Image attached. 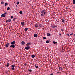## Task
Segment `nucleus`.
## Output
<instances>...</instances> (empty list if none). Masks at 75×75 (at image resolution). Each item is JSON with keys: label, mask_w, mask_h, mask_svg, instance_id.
Here are the masks:
<instances>
[{"label": "nucleus", "mask_w": 75, "mask_h": 75, "mask_svg": "<svg viewBox=\"0 0 75 75\" xmlns=\"http://www.w3.org/2000/svg\"><path fill=\"white\" fill-rule=\"evenodd\" d=\"M73 35V33H71L70 35Z\"/></svg>", "instance_id": "obj_38"}, {"label": "nucleus", "mask_w": 75, "mask_h": 75, "mask_svg": "<svg viewBox=\"0 0 75 75\" xmlns=\"http://www.w3.org/2000/svg\"><path fill=\"white\" fill-rule=\"evenodd\" d=\"M21 25H22V26H24L25 25V22H22L21 23Z\"/></svg>", "instance_id": "obj_5"}, {"label": "nucleus", "mask_w": 75, "mask_h": 75, "mask_svg": "<svg viewBox=\"0 0 75 75\" xmlns=\"http://www.w3.org/2000/svg\"><path fill=\"white\" fill-rule=\"evenodd\" d=\"M7 72H10V71H7Z\"/></svg>", "instance_id": "obj_40"}, {"label": "nucleus", "mask_w": 75, "mask_h": 75, "mask_svg": "<svg viewBox=\"0 0 75 75\" xmlns=\"http://www.w3.org/2000/svg\"><path fill=\"white\" fill-rule=\"evenodd\" d=\"M62 50H64V49H63V47H62Z\"/></svg>", "instance_id": "obj_44"}, {"label": "nucleus", "mask_w": 75, "mask_h": 75, "mask_svg": "<svg viewBox=\"0 0 75 75\" xmlns=\"http://www.w3.org/2000/svg\"><path fill=\"white\" fill-rule=\"evenodd\" d=\"M6 15L5 14H3L1 15V17H6Z\"/></svg>", "instance_id": "obj_6"}, {"label": "nucleus", "mask_w": 75, "mask_h": 75, "mask_svg": "<svg viewBox=\"0 0 75 75\" xmlns=\"http://www.w3.org/2000/svg\"><path fill=\"white\" fill-rule=\"evenodd\" d=\"M11 67L16 68V66H15L13 64L11 66Z\"/></svg>", "instance_id": "obj_13"}, {"label": "nucleus", "mask_w": 75, "mask_h": 75, "mask_svg": "<svg viewBox=\"0 0 75 75\" xmlns=\"http://www.w3.org/2000/svg\"><path fill=\"white\" fill-rule=\"evenodd\" d=\"M30 29V30H31V29Z\"/></svg>", "instance_id": "obj_53"}, {"label": "nucleus", "mask_w": 75, "mask_h": 75, "mask_svg": "<svg viewBox=\"0 0 75 75\" xmlns=\"http://www.w3.org/2000/svg\"><path fill=\"white\" fill-rule=\"evenodd\" d=\"M8 0V1H9L10 0Z\"/></svg>", "instance_id": "obj_52"}, {"label": "nucleus", "mask_w": 75, "mask_h": 75, "mask_svg": "<svg viewBox=\"0 0 75 75\" xmlns=\"http://www.w3.org/2000/svg\"><path fill=\"white\" fill-rule=\"evenodd\" d=\"M24 30L25 31H27V30H28V28H25V29H24Z\"/></svg>", "instance_id": "obj_17"}, {"label": "nucleus", "mask_w": 75, "mask_h": 75, "mask_svg": "<svg viewBox=\"0 0 75 75\" xmlns=\"http://www.w3.org/2000/svg\"><path fill=\"white\" fill-rule=\"evenodd\" d=\"M43 38V39H44L45 40V39H47V38L45 37H44Z\"/></svg>", "instance_id": "obj_31"}, {"label": "nucleus", "mask_w": 75, "mask_h": 75, "mask_svg": "<svg viewBox=\"0 0 75 75\" xmlns=\"http://www.w3.org/2000/svg\"><path fill=\"white\" fill-rule=\"evenodd\" d=\"M42 26V25L41 24H40L39 25V27H41Z\"/></svg>", "instance_id": "obj_28"}, {"label": "nucleus", "mask_w": 75, "mask_h": 75, "mask_svg": "<svg viewBox=\"0 0 75 75\" xmlns=\"http://www.w3.org/2000/svg\"><path fill=\"white\" fill-rule=\"evenodd\" d=\"M16 44V42H15V41H13L11 42V45H12V44Z\"/></svg>", "instance_id": "obj_7"}, {"label": "nucleus", "mask_w": 75, "mask_h": 75, "mask_svg": "<svg viewBox=\"0 0 75 75\" xmlns=\"http://www.w3.org/2000/svg\"><path fill=\"white\" fill-rule=\"evenodd\" d=\"M35 67L36 68H38V66H37L36 64H35Z\"/></svg>", "instance_id": "obj_27"}, {"label": "nucleus", "mask_w": 75, "mask_h": 75, "mask_svg": "<svg viewBox=\"0 0 75 75\" xmlns=\"http://www.w3.org/2000/svg\"><path fill=\"white\" fill-rule=\"evenodd\" d=\"M30 45H31V43L30 42H28L26 44V46H29Z\"/></svg>", "instance_id": "obj_9"}, {"label": "nucleus", "mask_w": 75, "mask_h": 75, "mask_svg": "<svg viewBox=\"0 0 75 75\" xmlns=\"http://www.w3.org/2000/svg\"><path fill=\"white\" fill-rule=\"evenodd\" d=\"M10 47H11L13 48H15V45L14 44H12L10 46Z\"/></svg>", "instance_id": "obj_3"}, {"label": "nucleus", "mask_w": 75, "mask_h": 75, "mask_svg": "<svg viewBox=\"0 0 75 75\" xmlns=\"http://www.w3.org/2000/svg\"><path fill=\"white\" fill-rule=\"evenodd\" d=\"M11 18H13V16H11Z\"/></svg>", "instance_id": "obj_35"}, {"label": "nucleus", "mask_w": 75, "mask_h": 75, "mask_svg": "<svg viewBox=\"0 0 75 75\" xmlns=\"http://www.w3.org/2000/svg\"><path fill=\"white\" fill-rule=\"evenodd\" d=\"M57 27V26H54V28H56V27Z\"/></svg>", "instance_id": "obj_41"}, {"label": "nucleus", "mask_w": 75, "mask_h": 75, "mask_svg": "<svg viewBox=\"0 0 75 75\" xmlns=\"http://www.w3.org/2000/svg\"><path fill=\"white\" fill-rule=\"evenodd\" d=\"M46 14V11H45V10H42L41 12V16L42 17L44 16Z\"/></svg>", "instance_id": "obj_1"}, {"label": "nucleus", "mask_w": 75, "mask_h": 75, "mask_svg": "<svg viewBox=\"0 0 75 75\" xmlns=\"http://www.w3.org/2000/svg\"><path fill=\"white\" fill-rule=\"evenodd\" d=\"M8 5V3L7 2H6L5 3V5L4 6H7Z\"/></svg>", "instance_id": "obj_14"}, {"label": "nucleus", "mask_w": 75, "mask_h": 75, "mask_svg": "<svg viewBox=\"0 0 75 75\" xmlns=\"http://www.w3.org/2000/svg\"><path fill=\"white\" fill-rule=\"evenodd\" d=\"M74 37H75V34H74Z\"/></svg>", "instance_id": "obj_49"}, {"label": "nucleus", "mask_w": 75, "mask_h": 75, "mask_svg": "<svg viewBox=\"0 0 75 75\" xmlns=\"http://www.w3.org/2000/svg\"><path fill=\"white\" fill-rule=\"evenodd\" d=\"M16 19H17V18H14L13 19V21H15V20H16Z\"/></svg>", "instance_id": "obj_15"}, {"label": "nucleus", "mask_w": 75, "mask_h": 75, "mask_svg": "<svg viewBox=\"0 0 75 75\" xmlns=\"http://www.w3.org/2000/svg\"><path fill=\"white\" fill-rule=\"evenodd\" d=\"M47 36H51V34H50L49 33H47Z\"/></svg>", "instance_id": "obj_12"}, {"label": "nucleus", "mask_w": 75, "mask_h": 75, "mask_svg": "<svg viewBox=\"0 0 75 75\" xmlns=\"http://www.w3.org/2000/svg\"><path fill=\"white\" fill-rule=\"evenodd\" d=\"M67 35L68 36H69V34H67Z\"/></svg>", "instance_id": "obj_36"}, {"label": "nucleus", "mask_w": 75, "mask_h": 75, "mask_svg": "<svg viewBox=\"0 0 75 75\" xmlns=\"http://www.w3.org/2000/svg\"><path fill=\"white\" fill-rule=\"evenodd\" d=\"M17 4H20V2H19V1H18L17 2Z\"/></svg>", "instance_id": "obj_34"}, {"label": "nucleus", "mask_w": 75, "mask_h": 75, "mask_svg": "<svg viewBox=\"0 0 75 75\" xmlns=\"http://www.w3.org/2000/svg\"><path fill=\"white\" fill-rule=\"evenodd\" d=\"M16 7H17V5H16Z\"/></svg>", "instance_id": "obj_51"}, {"label": "nucleus", "mask_w": 75, "mask_h": 75, "mask_svg": "<svg viewBox=\"0 0 75 75\" xmlns=\"http://www.w3.org/2000/svg\"><path fill=\"white\" fill-rule=\"evenodd\" d=\"M6 74H8V73L7 72V71L6 72Z\"/></svg>", "instance_id": "obj_43"}, {"label": "nucleus", "mask_w": 75, "mask_h": 75, "mask_svg": "<svg viewBox=\"0 0 75 75\" xmlns=\"http://www.w3.org/2000/svg\"><path fill=\"white\" fill-rule=\"evenodd\" d=\"M5 14H7V12H6L5 13H4Z\"/></svg>", "instance_id": "obj_47"}, {"label": "nucleus", "mask_w": 75, "mask_h": 75, "mask_svg": "<svg viewBox=\"0 0 75 75\" xmlns=\"http://www.w3.org/2000/svg\"><path fill=\"white\" fill-rule=\"evenodd\" d=\"M10 45V43H7L5 45V47L6 48H7L8 47L9 45Z\"/></svg>", "instance_id": "obj_2"}, {"label": "nucleus", "mask_w": 75, "mask_h": 75, "mask_svg": "<svg viewBox=\"0 0 75 75\" xmlns=\"http://www.w3.org/2000/svg\"><path fill=\"white\" fill-rule=\"evenodd\" d=\"M12 70H15V68L14 67H12L11 68Z\"/></svg>", "instance_id": "obj_26"}, {"label": "nucleus", "mask_w": 75, "mask_h": 75, "mask_svg": "<svg viewBox=\"0 0 75 75\" xmlns=\"http://www.w3.org/2000/svg\"><path fill=\"white\" fill-rule=\"evenodd\" d=\"M56 0V1H59V0Z\"/></svg>", "instance_id": "obj_50"}, {"label": "nucleus", "mask_w": 75, "mask_h": 75, "mask_svg": "<svg viewBox=\"0 0 75 75\" xmlns=\"http://www.w3.org/2000/svg\"><path fill=\"white\" fill-rule=\"evenodd\" d=\"M51 27H52V28H54V26L53 25H52L51 26Z\"/></svg>", "instance_id": "obj_29"}, {"label": "nucleus", "mask_w": 75, "mask_h": 75, "mask_svg": "<svg viewBox=\"0 0 75 75\" xmlns=\"http://www.w3.org/2000/svg\"><path fill=\"white\" fill-rule=\"evenodd\" d=\"M66 9H67L68 8L66 7Z\"/></svg>", "instance_id": "obj_48"}, {"label": "nucleus", "mask_w": 75, "mask_h": 75, "mask_svg": "<svg viewBox=\"0 0 75 75\" xmlns=\"http://www.w3.org/2000/svg\"><path fill=\"white\" fill-rule=\"evenodd\" d=\"M46 43H49L50 42V40H47L46 42Z\"/></svg>", "instance_id": "obj_20"}, {"label": "nucleus", "mask_w": 75, "mask_h": 75, "mask_svg": "<svg viewBox=\"0 0 75 75\" xmlns=\"http://www.w3.org/2000/svg\"><path fill=\"white\" fill-rule=\"evenodd\" d=\"M28 71L29 72H31L32 71V70L31 69H28Z\"/></svg>", "instance_id": "obj_30"}, {"label": "nucleus", "mask_w": 75, "mask_h": 75, "mask_svg": "<svg viewBox=\"0 0 75 75\" xmlns=\"http://www.w3.org/2000/svg\"><path fill=\"white\" fill-rule=\"evenodd\" d=\"M9 65H10V64H9V63H7V64L6 65V67H9Z\"/></svg>", "instance_id": "obj_19"}, {"label": "nucleus", "mask_w": 75, "mask_h": 75, "mask_svg": "<svg viewBox=\"0 0 75 75\" xmlns=\"http://www.w3.org/2000/svg\"><path fill=\"white\" fill-rule=\"evenodd\" d=\"M1 3L2 4H4V2L3 1H1Z\"/></svg>", "instance_id": "obj_33"}, {"label": "nucleus", "mask_w": 75, "mask_h": 75, "mask_svg": "<svg viewBox=\"0 0 75 75\" xmlns=\"http://www.w3.org/2000/svg\"><path fill=\"white\" fill-rule=\"evenodd\" d=\"M59 35H60V36L61 35V34L60 33V34H59Z\"/></svg>", "instance_id": "obj_45"}, {"label": "nucleus", "mask_w": 75, "mask_h": 75, "mask_svg": "<svg viewBox=\"0 0 75 75\" xmlns=\"http://www.w3.org/2000/svg\"><path fill=\"white\" fill-rule=\"evenodd\" d=\"M24 65H25V66H27V64L25 63Z\"/></svg>", "instance_id": "obj_37"}, {"label": "nucleus", "mask_w": 75, "mask_h": 75, "mask_svg": "<svg viewBox=\"0 0 75 75\" xmlns=\"http://www.w3.org/2000/svg\"><path fill=\"white\" fill-rule=\"evenodd\" d=\"M62 22L63 23H64V22H65V20H64V19H62Z\"/></svg>", "instance_id": "obj_25"}, {"label": "nucleus", "mask_w": 75, "mask_h": 75, "mask_svg": "<svg viewBox=\"0 0 75 75\" xmlns=\"http://www.w3.org/2000/svg\"><path fill=\"white\" fill-rule=\"evenodd\" d=\"M50 75H53V74H51Z\"/></svg>", "instance_id": "obj_46"}, {"label": "nucleus", "mask_w": 75, "mask_h": 75, "mask_svg": "<svg viewBox=\"0 0 75 75\" xmlns=\"http://www.w3.org/2000/svg\"><path fill=\"white\" fill-rule=\"evenodd\" d=\"M10 8L9 7H8L7 8V10H10Z\"/></svg>", "instance_id": "obj_23"}, {"label": "nucleus", "mask_w": 75, "mask_h": 75, "mask_svg": "<svg viewBox=\"0 0 75 75\" xmlns=\"http://www.w3.org/2000/svg\"><path fill=\"white\" fill-rule=\"evenodd\" d=\"M30 48V46H27L26 47H25V49L26 50H28Z\"/></svg>", "instance_id": "obj_4"}, {"label": "nucleus", "mask_w": 75, "mask_h": 75, "mask_svg": "<svg viewBox=\"0 0 75 75\" xmlns=\"http://www.w3.org/2000/svg\"><path fill=\"white\" fill-rule=\"evenodd\" d=\"M21 44H22V45H24V44H25V42L23 41L21 42Z\"/></svg>", "instance_id": "obj_11"}, {"label": "nucleus", "mask_w": 75, "mask_h": 75, "mask_svg": "<svg viewBox=\"0 0 75 75\" xmlns=\"http://www.w3.org/2000/svg\"><path fill=\"white\" fill-rule=\"evenodd\" d=\"M53 44H57V42H55L54 41L53 42Z\"/></svg>", "instance_id": "obj_22"}, {"label": "nucleus", "mask_w": 75, "mask_h": 75, "mask_svg": "<svg viewBox=\"0 0 75 75\" xmlns=\"http://www.w3.org/2000/svg\"><path fill=\"white\" fill-rule=\"evenodd\" d=\"M33 58H34L35 57V55H33L31 56Z\"/></svg>", "instance_id": "obj_18"}, {"label": "nucleus", "mask_w": 75, "mask_h": 75, "mask_svg": "<svg viewBox=\"0 0 75 75\" xmlns=\"http://www.w3.org/2000/svg\"><path fill=\"white\" fill-rule=\"evenodd\" d=\"M61 30H62V31H64V30L62 29H61Z\"/></svg>", "instance_id": "obj_39"}, {"label": "nucleus", "mask_w": 75, "mask_h": 75, "mask_svg": "<svg viewBox=\"0 0 75 75\" xmlns=\"http://www.w3.org/2000/svg\"><path fill=\"white\" fill-rule=\"evenodd\" d=\"M7 21H8V20H7V21H6V23H7Z\"/></svg>", "instance_id": "obj_42"}, {"label": "nucleus", "mask_w": 75, "mask_h": 75, "mask_svg": "<svg viewBox=\"0 0 75 75\" xmlns=\"http://www.w3.org/2000/svg\"><path fill=\"white\" fill-rule=\"evenodd\" d=\"M35 27H38V25L36 24L35 25Z\"/></svg>", "instance_id": "obj_16"}, {"label": "nucleus", "mask_w": 75, "mask_h": 75, "mask_svg": "<svg viewBox=\"0 0 75 75\" xmlns=\"http://www.w3.org/2000/svg\"><path fill=\"white\" fill-rule=\"evenodd\" d=\"M59 69L60 70V71H62L63 70V68H62V67H59Z\"/></svg>", "instance_id": "obj_10"}, {"label": "nucleus", "mask_w": 75, "mask_h": 75, "mask_svg": "<svg viewBox=\"0 0 75 75\" xmlns=\"http://www.w3.org/2000/svg\"><path fill=\"white\" fill-rule=\"evenodd\" d=\"M57 74H61V73L60 72H57Z\"/></svg>", "instance_id": "obj_32"}, {"label": "nucleus", "mask_w": 75, "mask_h": 75, "mask_svg": "<svg viewBox=\"0 0 75 75\" xmlns=\"http://www.w3.org/2000/svg\"><path fill=\"white\" fill-rule=\"evenodd\" d=\"M8 22H11V19H9L8 20Z\"/></svg>", "instance_id": "obj_21"}, {"label": "nucleus", "mask_w": 75, "mask_h": 75, "mask_svg": "<svg viewBox=\"0 0 75 75\" xmlns=\"http://www.w3.org/2000/svg\"><path fill=\"white\" fill-rule=\"evenodd\" d=\"M34 37H38V35L37 34H34Z\"/></svg>", "instance_id": "obj_8"}, {"label": "nucleus", "mask_w": 75, "mask_h": 75, "mask_svg": "<svg viewBox=\"0 0 75 75\" xmlns=\"http://www.w3.org/2000/svg\"><path fill=\"white\" fill-rule=\"evenodd\" d=\"M19 13L21 14H22L23 13V12H22V11H21L19 12Z\"/></svg>", "instance_id": "obj_24"}]
</instances>
